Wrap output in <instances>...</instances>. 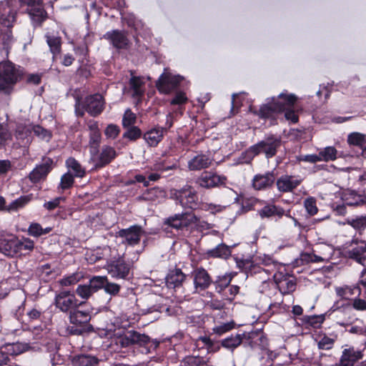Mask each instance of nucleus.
<instances>
[{
    "label": "nucleus",
    "mask_w": 366,
    "mask_h": 366,
    "mask_svg": "<svg viewBox=\"0 0 366 366\" xmlns=\"http://www.w3.org/2000/svg\"><path fill=\"white\" fill-rule=\"evenodd\" d=\"M71 363L73 366H97L99 360L93 355H79L72 358Z\"/></svg>",
    "instance_id": "obj_32"
},
{
    "label": "nucleus",
    "mask_w": 366,
    "mask_h": 366,
    "mask_svg": "<svg viewBox=\"0 0 366 366\" xmlns=\"http://www.w3.org/2000/svg\"><path fill=\"white\" fill-rule=\"evenodd\" d=\"M107 278L104 276H95L90 279L89 285L94 293L97 292L99 290L104 288Z\"/></svg>",
    "instance_id": "obj_46"
},
{
    "label": "nucleus",
    "mask_w": 366,
    "mask_h": 366,
    "mask_svg": "<svg viewBox=\"0 0 366 366\" xmlns=\"http://www.w3.org/2000/svg\"><path fill=\"white\" fill-rule=\"evenodd\" d=\"M137 120V117L134 113H133L131 109H128L125 111L123 119H122V125L124 128L132 127L135 124Z\"/></svg>",
    "instance_id": "obj_53"
},
{
    "label": "nucleus",
    "mask_w": 366,
    "mask_h": 366,
    "mask_svg": "<svg viewBox=\"0 0 366 366\" xmlns=\"http://www.w3.org/2000/svg\"><path fill=\"white\" fill-rule=\"evenodd\" d=\"M51 229V227L42 228L39 223H31L29 227L28 233L31 236L38 237L49 233Z\"/></svg>",
    "instance_id": "obj_42"
},
{
    "label": "nucleus",
    "mask_w": 366,
    "mask_h": 366,
    "mask_svg": "<svg viewBox=\"0 0 366 366\" xmlns=\"http://www.w3.org/2000/svg\"><path fill=\"white\" fill-rule=\"evenodd\" d=\"M91 316L89 312L81 311L76 308L71 311L69 320L71 323L75 325H82L87 323L90 320Z\"/></svg>",
    "instance_id": "obj_33"
},
{
    "label": "nucleus",
    "mask_w": 366,
    "mask_h": 366,
    "mask_svg": "<svg viewBox=\"0 0 366 366\" xmlns=\"http://www.w3.org/2000/svg\"><path fill=\"white\" fill-rule=\"evenodd\" d=\"M234 323L233 322L222 323L219 325L214 327L212 330L214 333L218 335H222L223 334L230 331L234 328Z\"/></svg>",
    "instance_id": "obj_57"
},
{
    "label": "nucleus",
    "mask_w": 366,
    "mask_h": 366,
    "mask_svg": "<svg viewBox=\"0 0 366 366\" xmlns=\"http://www.w3.org/2000/svg\"><path fill=\"white\" fill-rule=\"evenodd\" d=\"M208 254L212 257L227 258L231 254V251L227 245L220 244L215 248L209 250Z\"/></svg>",
    "instance_id": "obj_37"
},
{
    "label": "nucleus",
    "mask_w": 366,
    "mask_h": 366,
    "mask_svg": "<svg viewBox=\"0 0 366 366\" xmlns=\"http://www.w3.org/2000/svg\"><path fill=\"white\" fill-rule=\"evenodd\" d=\"M343 199L348 206H359L366 202L365 199L354 191H350L344 194Z\"/></svg>",
    "instance_id": "obj_35"
},
{
    "label": "nucleus",
    "mask_w": 366,
    "mask_h": 366,
    "mask_svg": "<svg viewBox=\"0 0 366 366\" xmlns=\"http://www.w3.org/2000/svg\"><path fill=\"white\" fill-rule=\"evenodd\" d=\"M129 88L134 97H142L144 94L145 81L141 76H132L129 79Z\"/></svg>",
    "instance_id": "obj_31"
},
{
    "label": "nucleus",
    "mask_w": 366,
    "mask_h": 366,
    "mask_svg": "<svg viewBox=\"0 0 366 366\" xmlns=\"http://www.w3.org/2000/svg\"><path fill=\"white\" fill-rule=\"evenodd\" d=\"M119 127L114 124H109L104 130V134L107 138L112 139H116L119 136Z\"/></svg>",
    "instance_id": "obj_56"
},
{
    "label": "nucleus",
    "mask_w": 366,
    "mask_h": 366,
    "mask_svg": "<svg viewBox=\"0 0 366 366\" xmlns=\"http://www.w3.org/2000/svg\"><path fill=\"white\" fill-rule=\"evenodd\" d=\"M66 166L69 169V172H73L76 177H83L85 174L84 169L74 157H69L66 159Z\"/></svg>",
    "instance_id": "obj_36"
},
{
    "label": "nucleus",
    "mask_w": 366,
    "mask_h": 366,
    "mask_svg": "<svg viewBox=\"0 0 366 366\" xmlns=\"http://www.w3.org/2000/svg\"><path fill=\"white\" fill-rule=\"evenodd\" d=\"M227 179L224 175H219L212 171H204L197 177L196 184L202 188L212 189L224 185Z\"/></svg>",
    "instance_id": "obj_9"
},
{
    "label": "nucleus",
    "mask_w": 366,
    "mask_h": 366,
    "mask_svg": "<svg viewBox=\"0 0 366 366\" xmlns=\"http://www.w3.org/2000/svg\"><path fill=\"white\" fill-rule=\"evenodd\" d=\"M183 366H203L207 364V360L199 356L188 355L182 360Z\"/></svg>",
    "instance_id": "obj_43"
},
{
    "label": "nucleus",
    "mask_w": 366,
    "mask_h": 366,
    "mask_svg": "<svg viewBox=\"0 0 366 366\" xmlns=\"http://www.w3.org/2000/svg\"><path fill=\"white\" fill-rule=\"evenodd\" d=\"M129 269V267L121 259L112 262L107 266L108 273L116 279L127 278Z\"/></svg>",
    "instance_id": "obj_21"
},
{
    "label": "nucleus",
    "mask_w": 366,
    "mask_h": 366,
    "mask_svg": "<svg viewBox=\"0 0 366 366\" xmlns=\"http://www.w3.org/2000/svg\"><path fill=\"white\" fill-rule=\"evenodd\" d=\"M347 256L357 263L366 267V244L361 243L352 247L348 250Z\"/></svg>",
    "instance_id": "obj_26"
},
{
    "label": "nucleus",
    "mask_w": 366,
    "mask_h": 366,
    "mask_svg": "<svg viewBox=\"0 0 366 366\" xmlns=\"http://www.w3.org/2000/svg\"><path fill=\"white\" fill-rule=\"evenodd\" d=\"M8 357L17 356L23 352L28 351L30 348L29 344L23 342H16L4 346Z\"/></svg>",
    "instance_id": "obj_34"
},
{
    "label": "nucleus",
    "mask_w": 366,
    "mask_h": 366,
    "mask_svg": "<svg viewBox=\"0 0 366 366\" xmlns=\"http://www.w3.org/2000/svg\"><path fill=\"white\" fill-rule=\"evenodd\" d=\"M182 80L183 77L180 75L172 74L164 69L156 82V86L160 93L168 94L175 90Z\"/></svg>",
    "instance_id": "obj_7"
},
{
    "label": "nucleus",
    "mask_w": 366,
    "mask_h": 366,
    "mask_svg": "<svg viewBox=\"0 0 366 366\" xmlns=\"http://www.w3.org/2000/svg\"><path fill=\"white\" fill-rule=\"evenodd\" d=\"M12 139V134L6 124H0V148L4 147Z\"/></svg>",
    "instance_id": "obj_48"
},
{
    "label": "nucleus",
    "mask_w": 366,
    "mask_h": 366,
    "mask_svg": "<svg viewBox=\"0 0 366 366\" xmlns=\"http://www.w3.org/2000/svg\"><path fill=\"white\" fill-rule=\"evenodd\" d=\"M194 289L197 292L207 289L212 283L209 273L202 267L197 268L192 273Z\"/></svg>",
    "instance_id": "obj_16"
},
{
    "label": "nucleus",
    "mask_w": 366,
    "mask_h": 366,
    "mask_svg": "<svg viewBox=\"0 0 366 366\" xmlns=\"http://www.w3.org/2000/svg\"><path fill=\"white\" fill-rule=\"evenodd\" d=\"M257 335L254 332L252 333H237L235 335H230L221 341V345L229 350L233 351L235 348L239 347L242 343H247L252 347L250 339H252Z\"/></svg>",
    "instance_id": "obj_12"
},
{
    "label": "nucleus",
    "mask_w": 366,
    "mask_h": 366,
    "mask_svg": "<svg viewBox=\"0 0 366 366\" xmlns=\"http://www.w3.org/2000/svg\"><path fill=\"white\" fill-rule=\"evenodd\" d=\"M34 243L29 238H24L21 240L18 239L17 255L23 254V252H31L34 249Z\"/></svg>",
    "instance_id": "obj_44"
},
{
    "label": "nucleus",
    "mask_w": 366,
    "mask_h": 366,
    "mask_svg": "<svg viewBox=\"0 0 366 366\" xmlns=\"http://www.w3.org/2000/svg\"><path fill=\"white\" fill-rule=\"evenodd\" d=\"M29 13L32 20L36 21L38 24H41L46 18V12L41 6H39L37 8H31L29 10Z\"/></svg>",
    "instance_id": "obj_47"
},
{
    "label": "nucleus",
    "mask_w": 366,
    "mask_h": 366,
    "mask_svg": "<svg viewBox=\"0 0 366 366\" xmlns=\"http://www.w3.org/2000/svg\"><path fill=\"white\" fill-rule=\"evenodd\" d=\"M276 282L282 294H289L295 291L296 287L295 280L291 276H282L281 279L276 277Z\"/></svg>",
    "instance_id": "obj_30"
},
{
    "label": "nucleus",
    "mask_w": 366,
    "mask_h": 366,
    "mask_svg": "<svg viewBox=\"0 0 366 366\" xmlns=\"http://www.w3.org/2000/svg\"><path fill=\"white\" fill-rule=\"evenodd\" d=\"M105 102L99 94L87 96L83 102L76 100L75 113L77 117H83L86 111L92 117H97L104 109Z\"/></svg>",
    "instance_id": "obj_4"
},
{
    "label": "nucleus",
    "mask_w": 366,
    "mask_h": 366,
    "mask_svg": "<svg viewBox=\"0 0 366 366\" xmlns=\"http://www.w3.org/2000/svg\"><path fill=\"white\" fill-rule=\"evenodd\" d=\"M53 160L49 157L44 158L41 164L36 165V167L30 172L29 178L33 183L39 182L46 179L48 174L52 169Z\"/></svg>",
    "instance_id": "obj_14"
},
{
    "label": "nucleus",
    "mask_w": 366,
    "mask_h": 366,
    "mask_svg": "<svg viewBox=\"0 0 366 366\" xmlns=\"http://www.w3.org/2000/svg\"><path fill=\"white\" fill-rule=\"evenodd\" d=\"M302 182L300 176L284 174L276 181L277 190L282 193L292 192Z\"/></svg>",
    "instance_id": "obj_13"
},
{
    "label": "nucleus",
    "mask_w": 366,
    "mask_h": 366,
    "mask_svg": "<svg viewBox=\"0 0 366 366\" xmlns=\"http://www.w3.org/2000/svg\"><path fill=\"white\" fill-rule=\"evenodd\" d=\"M142 136V131L135 126L129 127L127 132L123 134V137L131 141H135Z\"/></svg>",
    "instance_id": "obj_52"
},
{
    "label": "nucleus",
    "mask_w": 366,
    "mask_h": 366,
    "mask_svg": "<svg viewBox=\"0 0 366 366\" xmlns=\"http://www.w3.org/2000/svg\"><path fill=\"white\" fill-rule=\"evenodd\" d=\"M76 293L84 300H88L94 294L89 284L78 285L76 289Z\"/></svg>",
    "instance_id": "obj_51"
},
{
    "label": "nucleus",
    "mask_w": 366,
    "mask_h": 366,
    "mask_svg": "<svg viewBox=\"0 0 366 366\" xmlns=\"http://www.w3.org/2000/svg\"><path fill=\"white\" fill-rule=\"evenodd\" d=\"M347 142L350 144L360 147L362 150L366 145V135L354 132L349 134Z\"/></svg>",
    "instance_id": "obj_41"
},
{
    "label": "nucleus",
    "mask_w": 366,
    "mask_h": 366,
    "mask_svg": "<svg viewBox=\"0 0 366 366\" xmlns=\"http://www.w3.org/2000/svg\"><path fill=\"white\" fill-rule=\"evenodd\" d=\"M281 140L274 136H269L251 146L245 151V155L252 160L255 156L263 152L267 159L272 158L277 154V149L280 147Z\"/></svg>",
    "instance_id": "obj_5"
},
{
    "label": "nucleus",
    "mask_w": 366,
    "mask_h": 366,
    "mask_svg": "<svg viewBox=\"0 0 366 366\" xmlns=\"http://www.w3.org/2000/svg\"><path fill=\"white\" fill-rule=\"evenodd\" d=\"M104 39L108 40L112 45L117 49H127L129 45V40L126 33L117 29L107 31L104 35Z\"/></svg>",
    "instance_id": "obj_15"
},
{
    "label": "nucleus",
    "mask_w": 366,
    "mask_h": 366,
    "mask_svg": "<svg viewBox=\"0 0 366 366\" xmlns=\"http://www.w3.org/2000/svg\"><path fill=\"white\" fill-rule=\"evenodd\" d=\"M362 358L361 350H355L354 347L344 349L340 358L342 366H353L359 360Z\"/></svg>",
    "instance_id": "obj_23"
},
{
    "label": "nucleus",
    "mask_w": 366,
    "mask_h": 366,
    "mask_svg": "<svg viewBox=\"0 0 366 366\" xmlns=\"http://www.w3.org/2000/svg\"><path fill=\"white\" fill-rule=\"evenodd\" d=\"M81 304L82 302H79L76 298L75 295L69 291H61L55 297V305L63 312L70 313Z\"/></svg>",
    "instance_id": "obj_8"
},
{
    "label": "nucleus",
    "mask_w": 366,
    "mask_h": 366,
    "mask_svg": "<svg viewBox=\"0 0 366 366\" xmlns=\"http://www.w3.org/2000/svg\"><path fill=\"white\" fill-rule=\"evenodd\" d=\"M186 280V274L179 268L171 269L166 277V284L169 288H177L182 285Z\"/></svg>",
    "instance_id": "obj_24"
},
{
    "label": "nucleus",
    "mask_w": 366,
    "mask_h": 366,
    "mask_svg": "<svg viewBox=\"0 0 366 366\" xmlns=\"http://www.w3.org/2000/svg\"><path fill=\"white\" fill-rule=\"evenodd\" d=\"M347 223L355 230L361 232L366 229V215H360L347 219Z\"/></svg>",
    "instance_id": "obj_38"
},
{
    "label": "nucleus",
    "mask_w": 366,
    "mask_h": 366,
    "mask_svg": "<svg viewBox=\"0 0 366 366\" xmlns=\"http://www.w3.org/2000/svg\"><path fill=\"white\" fill-rule=\"evenodd\" d=\"M337 151L334 147H326L319 152L320 162L334 161L337 159Z\"/></svg>",
    "instance_id": "obj_39"
},
{
    "label": "nucleus",
    "mask_w": 366,
    "mask_h": 366,
    "mask_svg": "<svg viewBox=\"0 0 366 366\" xmlns=\"http://www.w3.org/2000/svg\"><path fill=\"white\" fill-rule=\"evenodd\" d=\"M297 99V97L295 94L282 92L277 97H272L267 103L263 104L259 109V115L262 118H269L275 114L285 111V119L296 123L298 121V116L291 108Z\"/></svg>",
    "instance_id": "obj_1"
},
{
    "label": "nucleus",
    "mask_w": 366,
    "mask_h": 366,
    "mask_svg": "<svg viewBox=\"0 0 366 366\" xmlns=\"http://www.w3.org/2000/svg\"><path fill=\"white\" fill-rule=\"evenodd\" d=\"M197 220L198 217L193 212H186L168 217L164 220V224L177 229H182L189 227L193 222H197Z\"/></svg>",
    "instance_id": "obj_10"
},
{
    "label": "nucleus",
    "mask_w": 366,
    "mask_h": 366,
    "mask_svg": "<svg viewBox=\"0 0 366 366\" xmlns=\"http://www.w3.org/2000/svg\"><path fill=\"white\" fill-rule=\"evenodd\" d=\"M187 102V97L185 95V93L182 92H179L176 93L174 97L171 100V104H183Z\"/></svg>",
    "instance_id": "obj_61"
},
{
    "label": "nucleus",
    "mask_w": 366,
    "mask_h": 366,
    "mask_svg": "<svg viewBox=\"0 0 366 366\" xmlns=\"http://www.w3.org/2000/svg\"><path fill=\"white\" fill-rule=\"evenodd\" d=\"M304 206L307 212L310 215L313 216L318 212V209L316 204V199L314 197H308L304 201Z\"/></svg>",
    "instance_id": "obj_54"
},
{
    "label": "nucleus",
    "mask_w": 366,
    "mask_h": 366,
    "mask_svg": "<svg viewBox=\"0 0 366 366\" xmlns=\"http://www.w3.org/2000/svg\"><path fill=\"white\" fill-rule=\"evenodd\" d=\"M171 196L182 207L194 209L197 206V194L192 186L185 185L179 189H172Z\"/></svg>",
    "instance_id": "obj_6"
},
{
    "label": "nucleus",
    "mask_w": 366,
    "mask_h": 366,
    "mask_svg": "<svg viewBox=\"0 0 366 366\" xmlns=\"http://www.w3.org/2000/svg\"><path fill=\"white\" fill-rule=\"evenodd\" d=\"M232 277L229 275L219 277L214 282L216 290L218 292H221L224 289L229 286Z\"/></svg>",
    "instance_id": "obj_55"
},
{
    "label": "nucleus",
    "mask_w": 366,
    "mask_h": 366,
    "mask_svg": "<svg viewBox=\"0 0 366 366\" xmlns=\"http://www.w3.org/2000/svg\"><path fill=\"white\" fill-rule=\"evenodd\" d=\"M117 156L115 149L110 146H103L96 164L97 167H103L110 163Z\"/></svg>",
    "instance_id": "obj_28"
},
{
    "label": "nucleus",
    "mask_w": 366,
    "mask_h": 366,
    "mask_svg": "<svg viewBox=\"0 0 366 366\" xmlns=\"http://www.w3.org/2000/svg\"><path fill=\"white\" fill-rule=\"evenodd\" d=\"M82 277L79 273L72 274L68 277H66L60 280V284L63 286H71L76 284Z\"/></svg>",
    "instance_id": "obj_58"
},
{
    "label": "nucleus",
    "mask_w": 366,
    "mask_h": 366,
    "mask_svg": "<svg viewBox=\"0 0 366 366\" xmlns=\"http://www.w3.org/2000/svg\"><path fill=\"white\" fill-rule=\"evenodd\" d=\"M334 339L325 336L318 342V347L321 350H330L334 345Z\"/></svg>",
    "instance_id": "obj_59"
},
{
    "label": "nucleus",
    "mask_w": 366,
    "mask_h": 366,
    "mask_svg": "<svg viewBox=\"0 0 366 366\" xmlns=\"http://www.w3.org/2000/svg\"><path fill=\"white\" fill-rule=\"evenodd\" d=\"M18 130H19V125L17 126L16 130V137L17 139L21 140V142L19 144H22L24 146H26L31 144L32 141V138L31 134H26L25 132H24L21 137H18Z\"/></svg>",
    "instance_id": "obj_62"
},
{
    "label": "nucleus",
    "mask_w": 366,
    "mask_h": 366,
    "mask_svg": "<svg viewBox=\"0 0 366 366\" xmlns=\"http://www.w3.org/2000/svg\"><path fill=\"white\" fill-rule=\"evenodd\" d=\"M101 132L89 134V145L92 155L97 153L99 144L101 143Z\"/></svg>",
    "instance_id": "obj_49"
},
{
    "label": "nucleus",
    "mask_w": 366,
    "mask_h": 366,
    "mask_svg": "<svg viewBox=\"0 0 366 366\" xmlns=\"http://www.w3.org/2000/svg\"><path fill=\"white\" fill-rule=\"evenodd\" d=\"M23 74L21 68L11 61L0 62V92L10 94L15 84L21 79Z\"/></svg>",
    "instance_id": "obj_2"
},
{
    "label": "nucleus",
    "mask_w": 366,
    "mask_h": 366,
    "mask_svg": "<svg viewBox=\"0 0 366 366\" xmlns=\"http://www.w3.org/2000/svg\"><path fill=\"white\" fill-rule=\"evenodd\" d=\"M274 180L275 177L272 172L257 174L254 176L252 180V185L255 190H266L272 187Z\"/></svg>",
    "instance_id": "obj_18"
},
{
    "label": "nucleus",
    "mask_w": 366,
    "mask_h": 366,
    "mask_svg": "<svg viewBox=\"0 0 366 366\" xmlns=\"http://www.w3.org/2000/svg\"><path fill=\"white\" fill-rule=\"evenodd\" d=\"M129 337L130 340L133 341L134 344L140 345H145L149 342V337L147 335L140 334L136 331H129Z\"/></svg>",
    "instance_id": "obj_50"
},
{
    "label": "nucleus",
    "mask_w": 366,
    "mask_h": 366,
    "mask_svg": "<svg viewBox=\"0 0 366 366\" xmlns=\"http://www.w3.org/2000/svg\"><path fill=\"white\" fill-rule=\"evenodd\" d=\"M212 159L209 155L199 154L194 156L188 162V169L190 171H198L207 169L212 164Z\"/></svg>",
    "instance_id": "obj_22"
},
{
    "label": "nucleus",
    "mask_w": 366,
    "mask_h": 366,
    "mask_svg": "<svg viewBox=\"0 0 366 366\" xmlns=\"http://www.w3.org/2000/svg\"><path fill=\"white\" fill-rule=\"evenodd\" d=\"M164 129L159 127L151 129L144 133L143 138L150 147H156L163 139Z\"/></svg>",
    "instance_id": "obj_27"
},
{
    "label": "nucleus",
    "mask_w": 366,
    "mask_h": 366,
    "mask_svg": "<svg viewBox=\"0 0 366 366\" xmlns=\"http://www.w3.org/2000/svg\"><path fill=\"white\" fill-rule=\"evenodd\" d=\"M332 313L339 321L341 325H345L351 323L355 319L353 307L350 304L342 305L332 310Z\"/></svg>",
    "instance_id": "obj_20"
},
{
    "label": "nucleus",
    "mask_w": 366,
    "mask_h": 366,
    "mask_svg": "<svg viewBox=\"0 0 366 366\" xmlns=\"http://www.w3.org/2000/svg\"><path fill=\"white\" fill-rule=\"evenodd\" d=\"M351 305L353 307V310H366V301L362 299H355L353 300L352 305Z\"/></svg>",
    "instance_id": "obj_63"
},
{
    "label": "nucleus",
    "mask_w": 366,
    "mask_h": 366,
    "mask_svg": "<svg viewBox=\"0 0 366 366\" xmlns=\"http://www.w3.org/2000/svg\"><path fill=\"white\" fill-rule=\"evenodd\" d=\"M16 20V11L8 8V11L0 14V45L8 54L15 41L12 28Z\"/></svg>",
    "instance_id": "obj_3"
},
{
    "label": "nucleus",
    "mask_w": 366,
    "mask_h": 366,
    "mask_svg": "<svg viewBox=\"0 0 366 366\" xmlns=\"http://www.w3.org/2000/svg\"><path fill=\"white\" fill-rule=\"evenodd\" d=\"M257 213L262 219L270 218L272 217H277L278 219H280L283 216L292 218L290 210L285 212L282 207L274 204H265L262 209L258 210ZM292 219L295 220V218L292 217Z\"/></svg>",
    "instance_id": "obj_17"
},
{
    "label": "nucleus",
    "mask_w": 366,
    "mask_h": 366,
    "mask_svg": "<svg viewBox=\"0 0 366 366\" xmlns=\"http://www.w3.org/2000/svg\"><path fill=\"white\" fill-rule=\"evenodd\" d=\"M61 199H63L61 197H56L51 201L46 202L44 204V207L49 211H51L59 207Z\"/></svg>",
    "instance_id": "obj_64"
},
{
    "label": "nucleus",
    "mask_w": 366,
    "mask_h": 366,
    "mask_svg": "<svg viewBox=\"0 0 366 366\" xmlns=\"http://www.w3.org/2000/svg\"><path fill=\"white\" fill-rule=\"evenodd\" d=\"M45 39L49 47V50L53 55V61H54L61 51V39L60 36L50 33L45 34Z\"/></svg>",
    "instance_id": "obj_29"
},
{
    "label": "nucleus",
    "mask_w": 366,
    "mask_h": 366,
    "mask_svg": "<svg viewBox=\"0 0 366 366\" xmlns=\"http://www.w3.org/2000/svg\"><path fill=\"white\" fill-rule=\"evenodd\" d=\"M335 292L338 297L342 299L348 300L352 295H355L357 292H359L360 290L357 287H351L349 286H343L336 287Z\"/></svg>",
    "instance_id": "obj_40"
},
{
    "label": "nucleus",
    "mask_w": 366,
    "mask_h": 366,
    "mask_svg": "<svg viewBox=\"0 0 366 366\" xmlns=\"http://www.w3.org/2000/svg\"><path fill=\"white\" fill-rule=\"evenodd\" d=\"M18 239L11 237L10 239H0V252L5 256L13 257L17 255Z\"/></svg>",
    "instance_id": "obj_25"
},
{
    "label": "nucleus",
    "mask_w": 366,
    "mask_h": 366,
    "mask_svg": "<svg viewBox=\"0 0 366 366\" xmlns=\"http://www.w3.org/2000/svg\"><path fill=\"white\" fill-rule=\"evenodd\" d=\"M74 183V175L69 172L64 174L60 179V183L58 186V189L62 191L71 188Z\"/></svg>",
    "instance_id": "obj_45"
},
{
    "label": "nucleus",
    "mask_w": 366,
    "mask_h": 366,
    "mask_svg": "<svg viewBox=\"0 0 366 366\" xmlns=\"http://www.w3.org/2000/svg\"><path fill=\"white\" fill-rule=\"evenodd\" d=\"M104 290L109 295H116L119 292L120 286L116 283L109 282L107 280Z\"/></svg>",
    "instance_id": "obj_60"
},
{
    "label": "nucleus",
    "mask_w": 366,
    "mask_h": 366,
    "mask_svg": "<svg viewBox=\"0 0 366 366\" xmlns=\"http://www.w3.org/2000/svg\"><path fill=\"white\" fill-rule=\"evenodd\" d=\"M142 226L134 224L127 229H122L117 232V237L122 239V243L129 246H135L140 242L144 234Z\"/></svg>",
    "instance_id": "obj_11"
},
{
    "label": "nucleus",
    "mask_w": 366,
    "mask_h": 366,
    "mask_svg": "<svg viewBox=\"0 0 366 366\" xmlns=\"http://www.w3.org/2000/svg\"><path fill=\"white\" fill-rule=\"evenodd\" d=\"M31 132H33L35 135H36L39 138L46 142H49L51 137V133L41 127L39 125H25V124H19V130H18V137H21V135L25 132L26 134H31Z\"/></svg>",
    "instance_id": "obj_19"
}]
</instances>
